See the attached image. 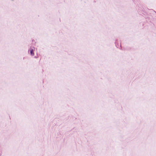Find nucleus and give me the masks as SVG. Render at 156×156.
<instances>
[{"instance_id":"f257e3e1","label":"nucleus","mask_w":156,"mask_h":156,"mask_svg":"<svg viewBox=\"0 0 156 156\" xmlns=\"http://www.w3.org/2000/svg\"><path fill=\"white\" fill-rule=\"evenodd\" d=\"M34 50L33 49H30V54L32 55H34Z\"/></svg>"}]
</instances>
